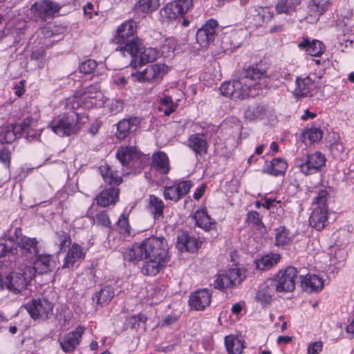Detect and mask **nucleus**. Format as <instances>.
I'll return each instance as SVG.
<instances>
[{
	"label": "nucleus",
	"mask_w": 354,
	"mask_h": 354,
	"mask_svg": "<svg viewBox=\"0 0 354 354\" xmlns=\"http://www.w3.org/2000/svg\"><path fill=\"white\" fill-rule=\"evenodd\" d=\"M270 80L266 70L257 64L243 67L236 79L220 86L222 95L232 100H244L263 95L270 88Z\"/></svg>",
	"instance_id": "f257e3e1"
},
{
	"label": "nucleus",
	"mask_w": 354,
	"mask_h": 354,
	"mask_svg": "<svg viewBox=\"0 0 354 354\" xmlns=\"http://www.w3.org/2000/svg\"><path fill=\"white\" fill-rule=\"evenodd\" d=\"M125 261L136 263L144 258L170 260L169 245L163 236H149L140 243H136L122 252Z\"/></svg>",
	"instance_id": "f03ea898"
},
{
	"label": "nucleus",
	"mask_w": 354,
	"mask_h": 354,
	"mask_svg": "<svg viewBox=\"0 0 354 354\" xmlns=\"http://www.w3.org/2000/svg\"><path fill=\"white\" fill-rule=\"evenodd\" d=\"M66 109L68 111L54 117L49 124L52 131L60 137L77 134L88 120L87 115L77 113V109Z\"/></svg>",
	"instance_id": "7ed1b4c3"
},
{
	"label": "nucleus",
	"mask_w": 354,
	"mask_h": 354,
	"mask_svg": "<svg viewBox=\"0 0 354 354\" xmlns=\"http://www.w3.org/2000/svg\"><path fill=\"white\" fill-rule=\"evenodd\" d=\"M116 158L128 174H140L147 165L149 158L131 145L120 146L116 151Z\"/></svg>",
	"instance_id": "20e7f679"
},
{
	"label": "nucleus",
	"mask_w": 354,
	"mask_h": 354,
	"mask_svg": "<svg viewBox=\"0 0 354 354\" xmlns=\"http://www.w3.org/2000/svg\"><path fill=\"white\" fill-rule=\"evenodd\" d=\"M102 93L97 84H92L85 88L83 92L75 93L65 100V108L78 109L82 107L90 109L103 105Z\"/></svg>",
	"instance_id": "39448f33"
},
{
	"label": "nucleus",
	"mask_w": 354,
	"mask_h": 354,
	"mask_svg": "<svg viewBox=\"0 0 354 354\" xmlns=\"http://www.w3.org/2000/svg\"><path fill=\"white\" fill-rule=\"evenodd\" d=\"M297 275L298 270L295 267L287 266L285 269L279 270L271 279V285L278 292H292L295 289Z\"/></svg>",
	"instance_id": "423d86ee"
},
{
	"label": "nucleus",
	"mask_w": 354,
	"mask_h": 354,
	"mask_svg": "<svg viewBox=\"0 0 354 354\" xmlns=\"http://www.w3.org/2000/svg\"><path fill=\"white\" fill-rule=\"evenodd\" d=\"M24 308L32 319L46 321L53 315L54 304L46 299H32Z\"/></svg>",
	"instance_id": "0eeeda50"
},
{
	"label": "nucleus",
	"mask_w": 354,
	"mask_h": 354,
	"mask_svg": "<svg viewBox=\"0 0 354 354\" xmlns=\"http://www.w3.org/2000/svg\"><path fill=\"white\" fill-rule=\"evenodd\" d=\"M193 186L194 183L191 180L177 179L164 187L162 196L166 201L178 203L190 192Z\"/></svg>",
	"instance_id": "6e6552de"
},
{
	"label": "nucleus",
	"mask_w": 354,
	"mask_h": 354,
	"mask_svg": "<svg viewBox=\"0 0 354 354\" xmlns=\"http://www.w3.org/2000/svg\"><path fill=\"white\" fill-rule=\"evenodd\" d=\"M22 272H12L6 277L0 276V286L4 289L19 293L26 288L27 280H31L32 274L21 268Z\"/></svg>",
	"instance_id": "1a4fd4ad"
},
{
	"label": "nucleus",
	"mask_w": 354,
	"mask_h": 354,
	"mask_svg": "<svg viewBox=\"0 0 354 354\" xmlns=\"http://www.w3.org/2000/svg\"><path fill=\"white\" fill-rule=\"evenodd\" d=\"M167 66L165 64L148 65L142 71L131 73V76L134 82H158L167 73Z\"/></svg>",
	"instance_id": "9d476101"
},
{
	"label": "nucleus",
	"mask_w": 354,
	"mask_h": 354,
	"mask_svg": "<svg viewBox=\"0 0 354 354\" xmlns=\"http://www.w3.org/2000/svg\"><path fill=\"white\" fill-rule=\"evenodd\" d=\"M32 261V266H25L26 270L31 273V277L33 278L35 274H44L51 272L55 267L54 257L52 254H39V252L35 255Z\"/></svg>",
	"instance_id": "9b49d317"
},
{
	"label": "nucleus",
	"mask_w": 354,
	"mask_h": 354,
	"mask_svg": "<svg viewBox=\"0 0 354 354\" xmlns=\"http://www.w3.org/2000/svg\"><path fill=\"white\" fill-rule=\"evenodd\" d=\"M85 330L84 326L79 325L59 338L58 342L62 351L65 353H73L80 345Z\"/></svg>",
	"instance_id": "f8f14e48"
},
{
	"label": "nucleus",
	"mask_w": 354,
	"mask_h": 354,
	"mask_svg": "<svg viewBox=\"0 0 354 354\" xmlns=\"http://www.w3.org/2000/svg\"><path fill=\"white\" fill-rule=\"evenodd\" d=\"M326 162L325 155L321 151H315L308 154L304 162L299 165V168L305 176H310L320 171Z\"/></svg>",
	"instance_id": "ddd939ff"
},
{
	"label": "nucleus",
	"mask_w": 354,
	"mask_h": 354,
	"mask_svg": "<svg viewBox=\"0 0 354 354\" xmlns=\"http://www.w3.org/2000/svg\"><path fill=\"white\" fill-rule=\"evenodd\" d=\"M84 248L77 243H73L69 247L64 260L62 268L74 270L80 266L86 257Z\"/></svg>",
	"instance_id": "4468645a"
},
{
	"label": "nucleus",
	"mask_w": 354,
	"mask_h": 354,
	"mask_svg": "<svg viewBox=\"0 0 354 354\" xmlns=\"http://www.w3.org/2000/svg\"><path fill=\"white\" fill-rule=\"evenodd\" d=\"M218 27V21L214 19L207 20L201 28L197 30L196 39L197 43L202 47H206L210 42L214 41Z\"/></svg>",
	"instance_id": "2eb2a0df"
},
{
	"label": "nucleus",
	"mask_w": 354,
	"mask_h": 354,
	"mask_svg": "<svg viewBox=\"0 0 354 354\" xmlns=\"http://www.w3.org/2000/svg\"><path fill=\"white\" fill-rule=\"evenodd\" d=\"M31 9L36 16L46 21L54 17L55 14L59 11L60 6L50 0H41L35 2Z\"/></svg>",
	"instance_id": "dca6fc26"
},
{
	"label": "nucleus",
	"mask_w": 354,
	"mask_h": 354,
	"mask_svg": "<svg viewBox=\"0 0 354 354\" xmlns=\"http://www.w3.org/2000/svg\"><path fill=\"white\" fill-rule=\"evenodd\" d=\"M136 31L137 23L133 19L126 20L118 26L113 41L115 44L124 43L136 37Z\"/></svg>",
	"instance_id": "f3484780"
},
{
	"label": "nucleus",
	"mask_w": 354,
	"mask_h": 354,
	"mask_svg": "<svg viewBox=\"0 0 354 354\" xmlns=\"http://www.w3.org/2000/svg\"><path fill=\"white\" fill-rule=\"evenodd\" d=\"M212 292L207 288L199 289L193 292L189 299L191 308L196 310H203L211 303Z\"/></svg>",
	"instance_id": "a211bd4d"
},
{
	"label": "nucleus",
	"mask_w": 354,
	"mask_h": 354,
	"mask_svg": "<svg viewBox=\"0 0 354 354\" xmlns=\"http://www.w3.org/2000/svg\"><path fill=\"white\" fill-rule=\"evenodd\" d=\"M298 48L312 57H320L326 50V46L322 41L315 39L310 40L307 35L302 37Z\"/></svg>",
	"instance_id": "6ab92c4d"
},
{
	"label": "nucleus",
	"mask_w": 354,
	"mask_h": 354,
	"mask_svg": "<svg viewBox=\"0 0 354 354\" xmlns=\"http://www.w3.org/2000/svg\"><path fill=\"white\" fill-rule=\"evenodd\" d=\"M187 146L192 149L195 156H204L207 154L209 145L204 133H194L187 140Z\"/></svg>",
	"instance_id": "aec40b11"
},
{
	"label": "nucleus",
	"mask_w": 354,
	"mask_h": 354,
	"mask_svg": "<svg viewBox=\"0 0 354 354\" xmlns=\"http://www.w3.org/2000/svg\"><path fill=\"white\" fill-rule=\"evenodd\" d=\"M116 50L119 51L123 56L130 55L132 59H136L139 53L142 50V42L138 37H133L131 39L125 41L124 43H118Z\"/></svg>",
	"instance_id": "412c9836"
},
{
	"label": "nucleus",
	"mask_w": 354,
	"mask_h": 354,
	"mask_svg": "<svg viewBox=\"0 0 354 354\" xmlns=\"http://www.w3.org/2000/svg\"><path fill=\"white\" fill-rule=\"evenodd\" d=\"M315 88V82L310 76L297 77L296 79V86L294 89L293 94L297 99L311 97L313 95V91Z\"/></svg>",
	"instance_id": "4be33fe9"
},
{
	"label": "nucleus",
	"mask_w": 354,
	"mask_h": 354,
	"mask_svg": "<svg viewBox=\"0 0 354 354\" xmlns=\"http://www.w3.org/2000/svg\"><path fill=\"white\" fill-rule=\"evenodd\" d=\"M120 189L116 187L104 188L95 198L98 205L106 207L115 205L119 200Z\"/></svg>",
	"instance_id": "5701e85b"
},
{
	"label": "nucleus",
	"mask_w": 354,
	"mask_h": 354,
	"mask_svg": "<svg viewBox=\"0 0 354 354\" xmlns=\"http://www.w3.org/2000/svg\"><path fill=\"white\" fill-rule=\"evenodd\" d=\"M141 267V273L145 276L154 277L162 271L167 265L169 260L156 258H145Z\"/></svg>",
	"instance_id": "b1692460"
},
{
	"label": "nucleus",
	"mask_w": 354,
	"mask_h": 354,
	"mask_svg": "<svg viewBox=\"0 0 354 354\" xmlns=\"http://www.w3.org/2000/svg\"><path fill=\"white\" fill-rule=\"evenodd\" d=\"M202 243L199 239L190 236L187 233H182L178 236L177 247L182 252L194 253L201 247Z\"/></svg>",
	"instance_id": "393cba45"
},
{
	"label": "nucleus",
	"mask_w": 354,
	"mask_h": 354,
	"mask_svg": "<svg viewBox=\"0 0 354 354\" xmlns=\"http://www.w3.org/2000/svg\"><path fill=\"white\" fill-rule=\"evenodd\" d=\"M324 286V279L316 274H306L301 280V288L310 293L320 292Z\"/></svg>",
	"instance_id": "a878e982"
},
{
	"label": "nucleus",
	"mask_w": 354,
	"mask_h": 354,
	"mask_svg": "<svg viewBox=\"0 0 354 354\" xmlns=\"http://www.w3.org/2000/svg\"><path fill=\"white\" fill-rule=\"evenodd\" d=\"M151 167L160 174H167L171 169L167 154L162 151L153 153L151 156Z\"/></svg>",
	"instance_id": "bb28decb"
},
{
	"label": "nucleus",
	"mask_w": 354,
	"mask_h": 354,
	"mask_svg": "<svg viewBox=\"0 0 354 354\" xmlns=\"http://www.w3.org/2000/svg\"><path fill=\"white\" fill-rule=\"evenodd\" d=\"M287 169L288 162L285 158H274L264 167L263 173L277 177L284 175Z\"/></svg>",
	"instance_id": "cd10ccee"
},
{
	"label": "nucleus",
	"mask_w": 354,
	"mask_h": 354,
	"mask_svg": "<svg viewBox=\"0 0 354 354\" xmlns=\"http://www.w3.org/2000/svg\"><path fill=\"white\" fill-rule=\"evenodd\" d=\"M139 58L138 57L131 59L130 66L136 68L149 62H153L158 57V51L154 48H145L142 46V50L139 53Z\"/></svg>",
	"instance_id": "c85d7f7f"
},
{
	"label": "nucleus",
	"mask_w": 354,
	"mask_h": 354,
	"mask_svg": "<svg viewBox=\"0 0 354 354\" xmlns=\"http://www.w3.org/2000/svg\"><path fill=\"white\" fill-rule=\"evenodd\" d=\"M18 249L15 245H8L0 243V263L1 266L11 267L13 262L17 259Z\"/></svg>",
	"instance_id": "c756f323"
},
{
	"label": "nucleus",
	"mask_w": 354,
	"mask_h": 354,
	"mask_svg": "<svg viewBox=\"0 0 354 354\" xmlns=\"http://www.w3.org/2000/svg\"><path fill=\"white\" fill-rule=\"evenodd\" d=\"M99 169L104 181L111 185V187H118L122 183L123 179L120 172L109 165H101Z\"/></svg>",
	"instance_id": "7c9ffc66"
},
{
	"label": "nucleus",
	"mask_w": 354,
	"mask_h": 354,
	"mask_svg": "<svg viewBox=\"0 0 354 354\" xmlns=\"http://www.w3.org/2000/svg\"><path fill=\"white\" fill-rule=\"evenodd\" d=\"M274 288L271 285V279L263 282L259 287L256 294V299L263 305H268L272 302Z\"/></svg>",
	"instance_id": "2f4dec72"
},
{
	"label": "nucleus",
	"mask_w": 354,
	"mask_h": 354,
	"mask_svg": "<svg viewBox=\"0 0 354 354\" xmlns=\"http://www.w3.org/2000/svg\"><path fill=\"white\" fill-rule=\"evenodd\" d=\"M281 259V255L277 253L265 254L254 261L255 267L260 270H268L275 266Z\"/></svg>",
	"instance_id": "473e14b6"
},
{
	"label": "nucleus",
	"mask_w": 354,
	"mask_h": 354,
	"mask_svg": "<svg viewBox=\"0 0 354 354\" xmlns=\"http://www.w3.org/2000/svg\"><path fill=\"white\" fill-rule=\"evenodd\" d=\"M21 137V132L19 131L18 124H10L2 128L0 131V142L12 143L16 139Z\"/></svg>",
	"instance_id": "72a5a7b5"
},
{
	"label": "nucleus",
	"mask_w": 354,
	"mask_h": 354,
	"mask_svg": "<svg viewBox=\"0 0 354 354\" xmlns=\"http://www.w3.org/2000/svg\"><path fill=\"white\" fill-rule=\"evenodd\" d=\"M165 203L159 197L151 194L149 196L148 210L152 214L154 220H159L163 216Z\"/></svg>",
	"instance_id": "f704fd0d"
},
{
	"label": "nucleus",
	"mask_w": 354,
	"mask_h": 354,
	"mask_svg": "<svg viewBox=\"0 0 354 354\" xmlns=\"http://www.w3.org/2000/svg\"><path fill=\"white\" fill-rule=\"evenodd\" d=\"M104 226L116 232L120 235V238L124 239L133 236L137 232L132 230L129 225V223H115L112 225V223H101Z\"/></svg>",
	"instance_id": "c9c22d12"
},
{
	"label": "nucleus",
	"mask_w": 354,
	"mask_h": 354,
	"mask_svg": "<svg viewBox=\"0 0 354 354\" xmlns=\"http://www.w3.org/2000/svg\"><path fill=\"white\" fill-rule=\"evenodd\" d=\"M138 122L136 117L123 119L117 124V131L115 136L119 140L125 139L129 134L132 126L136 125Z\"/></svg>",
	"instance_id": "e433bc0d"
},
{
	"label": "nucleus",
	"mask_w": 354,
	"mask_h": 354,
	"mask_svg": "<svg viewBox=\"0 0 354 354\" xmlns=\"http://www.w3.org/2000/svg\"><path fill=\"white\" fill-rule=\"evenodd\" d=\"M115 296V291L111 286H106L100 291L95 292L92 297V300L97 305H106Z\"/></svg>",
	"instance_id": "4c0bfd02"
},
{
	"label": "nucleus",
	"mask_w": 354,
	"mask_h": 354,
	"mask_svg": "<svg viewBox=\"0 0 354 354\" xmlns=\"http://www.w3.org/2000/svg\"><path fill=\"white\" fill-rule=\"evenodd\" d=\"M330 5V0H310L308 5V12L312 16L320 17L328 10Z\"/></svg>",
	"instance_id": "58836bf2"
},
{
	"label": "nucleus",
	"mask_w": 354,
	"mask_h": 354,
	"mask_svg": "<svg viewBox=\"0 0 354 354\" xmlns=\"http://www.w3.org/2000/svg\"><path fill=\"white\" fill-rule=\"evenodd\" d=\"M324 132L320 127H311L306 128L301 133V140L304 142H308L313 144L319 142L323 138Z\"/></svg>",
	"instance_id": "ea45409f"
},
{
	"label": "nucleus",
	"mask_w": 354,
	"mask_h": 354,
	"mask_svg": "<svg viewBox=\"0 0 354 354\" xmlns=\"http://www.w3.org/2000/svg\"><path fill=\"white\" fill-rule=\"evenodd\" d=\"M301 0H278L275 5V10L277 14L290 15L297 10Z\"/></svg>",
	"instance_id": "a19ab883"
},
{
	"label": "nucleus",
	"mask_w": 354,
	"mask_h": 354,
	"mask_svg": "<svg viewBox=\"0 0 354 354\" xmlns=\"http://www.w3.org/2000/svg\"><path fill=\"white\" fill-rule=\"evenodd\" d=\"M225 345L228 354H241L245 348L244 342L234 335L225 337Z\"/></svg>",
	"instance_id": "79ce46f5"
},
{
	"label": "nucleus",
	"mask_w": 354,
	"mask_h": 354,
	"mask_svg": "<svg viewBox=\"0 0 354 354\" xmlns=\"http://www.w3.org/2000/svg\"><path fill=\"white\" fill-rule=\"evenodd\" d=\"M35 124L36 122L31 117L25 118L21 124H18L21 136L26 134L27 138H36L39 134L35 129Z\"/></svg>",
	"instance_id": "37998d69"
},
{
	"label": "nucleus",
	"mask_w": 354,
	"mask_h": 354,
	"mask_svg": "<svg viewBox=\"0 0 354 354\" xmlns=\"http://www.w3.org/2000/svg\"><path fill=\"white\" fill-rule=\"evenodd\" d=\"M159 6L160 0H139L136 4L138 11L146 14L156 11Z\"/></svg>",
	"instance_id": "c03bdc74"
},
{
	"label": "nucleus",
	"mask_w": 354,
	"mask_h": 354,
	"mask_svg": "<svg viewBox=\"0 0 354 354\" xmlns=\"http://www.w3.org/2000/svg\"><path fill=\"white\" fill-rule=\"evenodd\" d=\"M37 245L38 241L35 238H30L26 236L20 238L18 243V246L21 249L24 250L29 253H33L34 255L39 252Z\"/></svg>",
	"instance_id": "a18cd8bd"
},
{
	"label": "nucleus",
	"mask_w": 354,
	"mask_h": 354,
	"mask_svg": "<svg viewBox=\"0 0 354 354\" xmlns=\"http://www.w3.org/2000/svg\"><path fill=\"white\" fill-rule=\"evenodd\" d=\"M226 272L230 279L229 281L232 283L233 288L241 283L246 277L245 270L240 268L228 269L226 270Z\"/></svg>",
	"instance_id": "49530a36"
},
{
	"label": "nucleus",
	"mask_w": 354,
	"mask_h": 354,
	"mask_svg": "<svg viewBox=\"0 0 354 354\" xmlns=\"http://www.w3.org/2000/svg\"><path fill=\"white\" fill-rule=\"evenodd\" d=\"M290 232L284 226H280L276 229L275 244L277 246H284L291 242Z\"/></svg>",
	"instance_id": "de8ad7c7"
},
{
	"label": "nucleus",
	"mask_w": 354,
	"mask_h": 354,
	"mask_svg": "<svg viewBox=\"0 0 354 354\" xmlns=\"http://www.w3.org/2000/svg\"><path fill=\"white\" fill-rule=\"evenodd\" d=\"M229 280L226 270L218 273L214 281V288L223 291L228 288H232V283Z\"/></svg>",
	"instance_id": "09e8293b"
},
{
	"label": "nucleus",
	"mask_w": 354,
	"mask_h": 354,
	"mask_svg": "<svg viewBox=\"0 0 354 354\" xmlns=\"http://www.w3.org/2000/svg\"><path fill=\"white\" fill-rule=\"evenodd\" d=\"M160 17L163 20H171L179 17L173 1L167 3L160 11Z\"/></svg>",
	"instance_id": "8fccbe9b"
},
{
	"label": "nucleus",
	"mask_w": 354,
	"mask_h": 354,
	"mask_svg": "<svg viewBox=\"0 0 354 354\" xmlns=\"http://www.w3.org/2000/svg\"><path fill=\"white\" fill-rule=\"evenodd\" d=\"M327 207L325 206H316L308 221H327L328 220Z\"/></svg>",
	"instance_id": "3c124183"
},
{
	"label": "nucleus",
	"mask_w": 354,
	"mask_h": 354,
	"mask_svg": "<svg viewBox=\"0 0 354 354\" xmlns=\"http://www.w3.org/2000/svg\"><path fill=\"white\" fill-rule=\"evenodd\" d=\"M176 48V39L174 37H168L165 39L160 46V51L163 56L169 57L172 55Z\"/></svg>",
	"instance_id": "603ef678"
},
{
	"label": "nucleus",
	"mask_w": 354,
	"mask_h": 354,
	"mask_svg": "<svg viewBox=\"0 0 354 354\" xmlns=\"http://www.w3.org/2000/svg\"><path fill=\"white\" fill-rule=\"evenodd\" d=\"M257 12V13L254 15V20L257 26H261L263 23L272 17V14L268 8H259Z\"/></svg>",
	"instance_id": "864d4df0"
},
{
	"label": "nucleus",
	"mask_w": 354,
	"mask_h": 354,
	"mask_svg": "<svg viewBox=\"0 0 354 354\" xmlns=\"http://www.w3.org/2000/svg\"><path fill=\"white\" fill-rule=\"evenodd\" d=\"M173 3L180 17H184L193 7L192 0H175Z\"/></svg>",
	"instance_id": "5fc2aeb1"
},
{
	"label": "nucleus",
	"mask_w": 354,
	"mask_h": 354,
	"mask_svg": "<svg viewBox=\"0 0 354 354\" xmlns=\"http://www.w3.org/2000/svg\"><path fill=\"white\" fill-rule=\"evenodd\" d=\"M147 317L141 313L133 315L127 319V325L131 329H137L139 328L140 323H146Z\"/></svg>",
	"instance_id": "6e6d98bb"
},
{
	"label": "nucleus",
	"mask_w": 354,
	"mask_h": 354,
	"mask_svg": "<svg viewBox=\"0 0 354 354\" xmlns=\"http://www.w3.org/2000/svg\"><path fill=\"white\" fill-rule=\"evenodd\" d=\"M59 241V252L65 251L71 245V238L69 233L60 231L57 232Z\"/></svg>",
	"instance_id": "4d7b16f0"
},
{
	"label": "nucleus",
	"mask_w": 354,
	"mask_h": 354,
	"mask_svg": "<svg viewBox=\"0 0 354 354\" xmlns=\"http://www.w3.org/2000/svg\"><path fill=\"white\" fill-rule=\"evenodd\" d=\"M97 66V63L94 59H87L83 62L79 66L80 72L84 74L93 73Z\"/></svg>",
	"instance_id": "13d9d810"
},
{
	"label": "nucleus",
	"mask_w": 354,
	"mask_h": 354,
	"mask_svg": "<svg viewBox=\"0 0 354 354\" xmlns=\"http://www.w3.org/2000/svg\"><path fill=\"white\" fill-rule=\"evenodd\" d=\"M328 197V192L326 189H321L318 192L317 196L315 197L313 203L317 206L327 207Z\"/></svg>",
	"instance_id": "bf43d9fd"
},
{
	"label": "nucleus",
	"mask_w": 354,
	"mask_h": 354,
	"mask_svg": "<svg viewBox=\"0 0 354 354\" xmlns=\"http://www.w3.org/2000/svg\"><path fill=\"white\" fill-rule=\"evenodd\" d=\"M11 151L7 147H3L0 149V162L9 167L11 162Z\"/></svg>",
	"instance_id": "052dcab7"
},
{
	"label": "nucleus",
	"mask_w": 354,
	"mask_h": 354,
	"mask_svg": "<svg viewBox=\"0 0 354 354\" xmlns=\"http://www.w3.org/2000/svg\"><path fill=\"white\" fill-rule=\"evenodd\" d=\"M193 219L195 221H209L211 218L206 208H201L194 212Z\"/></svg>",
	"instance_id": "680f3d73"
},
{
	"label": "nucleus",
	"mask_w": 354,
	"mask_h": 354,
	"mask_svg": "<svg viewBox=\"0 0 354 354\" xmlns=\"http://www.w3.org/2000/svg\"><path fill=\"white\" fill-rule=\"evenodd\" d=\"M322 347L323 344L320 341L310 343L308 346V354H319Z\"/></svg>",
	"instance_id": "e2e57ef3"
},
{
	"label": "nucleus",
	"mask_w": 354,
	"mask_h": 354,
	"mask_svg": "<svg viewBox=\"0 0 354 354\" xmlns=\"http://www.w3.org/2000/svg\"><path fill=\"white\" fill-rule=\"evenodd\" d=\"M124 109L123 103L118 100H113L109 105L110 111L113 114H116L122 111Z\"/></svg>",
	"instance_id": "0e129e2a"
},
{
	"label": "nucleus",
	"mask_w": 354,
	"mask_h": 354,
	"mask_svg": "<svg viewBox=\"0 0 354 354\" xmlns=\"http://www.w3.org/2000/svg\"><path fill=\"white\" fill-rule=\"evenodd\" d=\"M178 320V317L175 315H169L166 316L161 322L160 326L161 327H168L170 326L175 323H176Z\"/></svg>",
	"instance_id": "69168bd1"
},
{
	"label": "nucleus",
	"mask_w": 354,
	"mask_h": 354,
	"mask_svg": "<svg viewBox=\"0 0 354 354\" xmlns=\"http://www.w3.org/2000/svg\"><path fill=\"white\" fill-rule=\"evenodd\" d=\"M46 53L44 49H37L32 51L30 54V59L37 62H41L46 57Z\"/></svg>",
	"instance_id": "338daca9"
},
{
	"label": "nucleus",
	"mask_w": 354,
	"mask_h": 354,
	"mask_svg": "<svg viewBox=\"0 0 354 354\" xmlns=\"http://www.w3.org/2000/svg\"><path fill=\"white\" fill-rule=\"evenodd\" d=\"M262 201H264L263 203V207L267 209H270L272 207H275L274 203H281L280 201H277L276 198H268L266 196H264L261 198Z\"/></svg>",
	"instance_id": "774afa93"
}]
</instances>
